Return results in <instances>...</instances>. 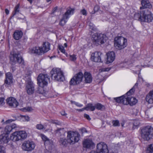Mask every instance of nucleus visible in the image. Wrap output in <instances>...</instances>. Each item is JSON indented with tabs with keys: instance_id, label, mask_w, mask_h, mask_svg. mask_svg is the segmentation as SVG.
I'll return each instance as SVG.
<instances>
[{
	"instance_id": "c9c22d12",
	"label": "nucleus",
	"mask_w": 153,
	"mask_h": 153,
	"mask_svg": "<svg viewBox=\"0 0 153 153\" xmlns=\"http://www.w3.org/2000/svg\"><path fill=\"white\" fill-rule=\"evenodd\" d=\"M146 153H153V144L149 146L146 150Z\"/></svg>"
},
{
	"instance_id": "79ce46f5",
	"label": "nucleus",
	"mask_w": 153,
	"mask_h": 153,
	"mask_svg": "<svg viewBox=\"0 0 153 153\" xmlns=\"http://www.w3.org/2000/svg\"><path fill=\"white\" fill-rule=\"evenodd\" d=\"M0 153H6L5 148L1 145H0Z\"/></svg>"
},
{
	"instance_id": "5fc2aeb1",
	"label": "nucleus",
	"mask_w": 153,
	"mask_h": 153,
	"mask_svg": "<svg viewBox=\"0 0 153 153\" xmlns=\"http://www.w3.org/2000/svg\"><path fill=\"white\" fill-rule=\"evenodd\" d=\"M76 106L79 107H81L83 106V105L82 104H81L78 102H76L75 104Z\"/></svg>"
},
{
	"instance_id": "bf43d9fd",
	"label": "nucleus",
	"mask_w": 153,
	"mask_h": 153,
	"mask_svg": "<svg viewBox=\"0 0 153 153\" xmlns=\"http://www.w3.org/2000/svg\"><path fill=\"white\" fill-rule=\"evenodd\" d=\"M24 117L26 121H28L29 120L30 118L28 116H24Z\"/></svg>"
},
{
	"instance_id": "5701e85b",
	"label": "nucleus",
	"mask_w": 153,
	"mask_h": 153,
	"mask_svg": "<svg viewBox=\"0 0 153 153\" xmlns=\"http://www.w3.org/2000/svg\"><path fill=\"white\" fill-rule=\"evenodd\" d=\"M30 53H35L38 55H41L43 54V51L41 47H35L31 48L30 50Z\"/></svg>"
},
{
	"instance_id": "aec40b11",
	"label": "nucleus",
	"mask_w": 153,
	"mask_h": 153,
	"mask_svg": "<svg viewBox=\"0 0 153 153\" xmlns=\"http://www.w3.org/2000/svg\"><path fill=\"white\" fill-rule=\"evenodd\" d=\"M27 93L29 95L33 94L34 91V85L31 81H29L26 87Z\"/></svg>"
},
{
	"instance_id": "dca6fc26",
	"label": "nucleus",
	"mask_w": 153,
	"mask_h": 153,
	"mask_svg": "<svg viewBox=\"0 0 153 153\" xmlns=\"http://www.w3.org/2000/svg\"><path fill=\"white\" fill-rule=\"evenodd\" d=\"M102 53L100 52L96 51L92 54L91 59L95 62H102L101 59Z\"/></svg>"
},
{
	"instance_id": "ea45409f",
	"label": "nucleus",
	"mask_w": 153,
	"mask_h": 153,
	"mask_svg": "<svg viewBox=\"0 0 153 153\" xmlns=\"http://www.w3.org/2000/svg\"><path fill=\"white\" fill-rule=\"evenodd\" d=\"M51 122L56 125H60L62 124V123L59 121L55 120H51Z\"/></svg>"
},
{
	"instance_id": "774afa93",
	"label": "nucleus",
	"mask_w": 153,
	"mask_h": 153,
	"mask_svg": "<svg viewBox=\"0 0 153 153\" xmlns=\"http://www.w3.org/2000/svg\"><path fill=\"white\" fill-rule=\"evenodd\" d=\"M28 1H29L30 3L31 4L32 3L33 0H27Z\"/></svg>"
},
{
	"instance_id": "37998d69",
	"label": "nucleus",
	"mask_w": 153,
	"mask_h": 153,
	"mask_svg": "<svg viewBox=\"0 0 153 153\" xmlns=\"http://www.w3.org/2000/svg\"><path fill=\"white\" fill-rule=\"evenodd\" d=\"M80 13L81 14L85 16L87 15V11L85 9L81 10H80Z\"/></svg>"
},
{
	"instance_id": "20e7f679",
	"label": "nucleus",
	"mask_w": 153,
	"mask_h": 153,
	"mask_svg": "<svg viewBox=\"0 0 153 153\" xmlns=\"http://www.w3.org/2000/svg\"><path fill=\"white\" fill-rule=\"evenodd\" d=\"M10 63L12 65H15L16 62L21 65L24 66V61L22 57L21 56L19 51L14 53L13 54H10Z\"/></svg>"
},
{
	"instance_id": "a18cd8bd",
	"label": "nucleus",
	"mask_w": 153,
	"mask_h": 153,
	"mask_svg": "<svg viewBox=\"0 0 153 153\" xmlns=\"http://www.w3.org/2000/svg\"><path fill=\"white\" fill-rule=\"evenodd\" d=\"M41 137L42 140L44 141L45 142L46 140L48 139V138L44 134H41Z\"/></svg>"
},
{
	"instance_id": "412c9836",
	"label": "nucleus",
	"mask_w": 153,
	"mask_h": 153,
	"mask_svg": "<svg viewBox=\"0 0 153 153\" xmlns=\"http://www.w3.org/2000/svg\"><path fill=\"white\" fill-rule=\"evenodd\" d=\"M83 74V77L85 78V82L86 83H90L92 82L93 78L91 73L86 71Z\"/></svg>"
},
{
	"instance_id": "9d476101",
	"label": "nucleus",
	"mask_w": 153,
	"mask_h": 153,
	"mask_svg": "<svg viewBox=\"0 0 153 153\" xmlns=\"http://www.w3.org/2000/svg\"><path fill=\"white\" fill-rule=\"evenodd\" d=\"M49 77L48 75L47 74H40L37 78L38 85L42 88L47 86L48 81L49 80Z\"/></svg>"
},
{
	"instance_id": "338daca9",
	"label": "nucleus",
	"mask_w": 153,
	"mask_h": 153,
	"mask_svg": "<svg viewBox=\"0 0 153 153\" xmlns=\"http://www.w3.org/2000/svg\"><path fill=\"white\" fill-rule=\"evenodd\" d=\"M85 110V109L84 108L81 109H79V111H84V110Z\"/></svg>"
},
{
	"instance_id": "a211bd4d",
	"label": "nucleus",
	"mask_w": 153,
	"mask_h": 153,
	"mask_svg": "<svg viewBox=\"0 0 153 153\" xmlns=\"http://www.w3.org/2000/svg\"><path fill=\"white\" fill-rule=\"evenodd\" d=\"M6 101L7 104L11 107L16 108L19 105V103L13 97L7 98Z\"/></svg>"
},
{
	"instance_id": "c85d7f7f",
	"label": "nucleus",
	"mask_w": 153,
	"mask_h": 153,
	"mask_svg": "<svg viewBox=\"0 0 153 153\" xmlns=\"http://www.w3.org/2000/svg\"><path fill=\"white\" fill-rule=\"evenodd\" d=\"M45 146L49 150L52 149L53 146V142L51 140L48 139L46 140L44 143Z\"/></svg>"
},
{
	"instance_id": "7ed1b4c3",
	"label": "nucleus",
	"mask_w": 153,
	"mask_h": 153,
	"mask_svg": "<svg viewBox=\"0 0 153 153\" xmlns=\"http://www.w3.org/2000/svg\"><path fill=\"white\" fill-rule=\"evenodd\" d=\"M51 78L55 80L62 81L64 79L62 72L60 68H53L50 72Z\"/></svg>"
},
{
	"instance_id": "6ab92c4d",
	"label": "nucleus",
	"mask_w": 153,
	"mask_h": 153,
	"mask_svg": "<svg viewBox=\"0 0 153 153\" xmlns=\"http://www.w3.org/2000/svg\"><path fill=\"white\" fill-rule=\"evenodd\" d=\"M13 82V76L10 72H7L5 74V79L4 80V84L6 86L10 85Z\"/></svg>"
},
{
	"instance_id": "864d4df0",
	"label": "nucleus",
	"mask_w": 153,
	"mask_h": 153,
	"mask_svg": "<svg viewBox=\"0 0 153 153\" xmlns=\"http://www.w3.org/2000/svg\"><path fill=\"white\" fill-rule=\"evenodd\" d=\"M81 130L82 133L87 132V130L85 128H83L81 129Z\"/></svg>"
},
{
	"instance_id": "423d86ee",
	"label": "nucleus",
	"mask_w": 153,
	"mask_h": 153,
	"mask_svg": "<svg viewBox=\"0 0 153 153\" xmlns=\"http://www.w3.org/2000/svg\"><path fill=\"white\" fill-rule=\"evenodd\" d=\"M74 8L71 7L67 8L66 12L62 16V18L59 22V25L62 26H64L71 16L74 14Z\"/></svg>"
},
{
	"instance_id": "a19ab883",
	"label": "nucleus",
	"mask_w": 153,
	"mask_h": 153,
	"mask_svg": "<svg viewBox=\"0 0 153 153\" xmlns=\"http://www.w3.org/2000/svg\"><path fill=\"white\" fill-rule=\"evenodd\" d=\"M22 109L23 111H30L33 110V109L31 107H29L24 108Z\"/></svg>"
},
{
	"instance_id": "bb28decb",
	"label": "nucleus",
	"mask_w": 153,
	"mask_h": 153,
	"mask_svg": "<svg viewBox=\"0 0 153 153\" xmlns=\"http://www.w3.org/2000/svg\"><path fill=\"white\" fill-rule=\"evenodd\" d=\"M23 35V33L21 31L16 30L15 31L13 34V37L14 39L18 40L20 39Z\"/></svg>"
},
{
	"instance_id": "4d7b16f0",
	"label": "nucleus",
	"mask_w": 153,
	"mask_h": 153,
	"mask_svg": "<svg viewBox=\"0 0 153 153\" xmlns=\"http://www.w3.org/2000/svg\"><path fill=\"white\" fill-rule=\"evenodd\" d=\"M120 126V124L118 120H115V126Z\"/></svg>"
},
{
	"instance_id": "39448f33",
	"label": "nucleus",
	"mask_w": 153,
	"mask_h": 153,
	"mask_svg": "<svg viewBox=\"0 0 153 153\" xmlns=\"http://www.w3.org/2000/svg\"><path fill=\"white\" fill-rule=\"evenodd\" d=\"M141 137L145 140H149L153 136V128L150 126L144 127L141 131Z\"/></svg>"
},
{
	"instance_id": "603ef678",
	"label": "nucleus",
	"mask_w": 153,
	"mask_h": 153,
	"mask_svg": "<svg viewBox=\"0 0 153 153\" xmlns=\"http://www.w3.org/2000/svg\"><path fill=\"white\" fill-rule=\"evenodd\" d=\"M4 99L3 98H0V105H2L4 104Z\"/></svg>"
},
{
	"instance_id": "6e6552de",
	"label": "nucleus",
	"mask_w": 153,
	"mask_h": 153,
	"mask_svg": "<svg viewBox=\"0 0 153 153\" xmlns=\"http://www.w3.org/2000/svg\"><path fill=\"white\" fill-rule=\"evenodd\" d=\"M27 134L24 131H17L13 133L10 137V140L13 142L17 141L26 138Z\"/></svg>"
},
{
	"instance_id": "cd10ccee",
	"label": "nucleus",
	"mask_w": 153,
	"mask_h": 153,
	"mask_svg": "<svg viewBox=\"0 0 153 153\" xmlns=\"http://www.w3.org/2000/svg\"><path fill=\"white\" fill-rule=\"evenodd\" d=\"M41 48L43 50L44 53H46L50 50V44L48 42H44Z\"/></svg>"
},
{
	"instance_id": "58836bf2",
	"label": "nucleus",
	"mask_w": 153,
	"mask_h": 153,
	"mask_svg": "<svg viewBox=\"0 0 153 153\" xmlns=\"http://www.w3.org/2000/svg\"><path fill=\"white\" fill-rule=\"evenodd\" d=\"M134 88L133 87L124 95L125 96H130V94H132V93L134 92Z\"/></svg>"
},
{
	"instance_id": "e2e57ef3",
	"label": "nucleus",
	"mask_w": 153,
	"mask_h": 153,
	"mask_svg": "<svg viewBox=\"0 0 153 153\" xmlns=\"http://www.w3.org/2000/svg\"><path fill=\"white\" fill-rule=\"evenodd\" d=\"M138 85V83L136 82V83L133 86V87L134 88H137V87Z\"/></svg>"
},
{
	"instance_id": "72a5a7b5",
	"label": "nucleus",
	"mask_w": 153,
	"mask_h": 153,
	"mask_svg": "<svg viewBox=\"0 0 153 153\" xmlns=\"http://www.w3.org/2000/svg\"><path fill=\"white\" fill-rule=\"evenodd\" d=\"M59 143L60 145L64 146H66L68 143L69 142L66 139L63 138H61L60 139L59 141Z\"/></svg>"
},
{
	"instance_id": "b1692460",
	"label": "nucleus",
	"mask_w": 153,
	"mask_h": 153,
	"mask_svg": "<svg viewBox=\"0 0 153 153\" xmlns=\"http://www.w3.org/2000/svg\"><path fill=\"white\" fill-rule=\"evenodd\" d=\"M16 127V125L15 124H11L6 126L4 129V132L5 134L8 135L10 132L12 131Z\"/></svg>"
},
{
	"instance_id": "0eeeda50",
	"label": "nucleus",
	"mask_w": 153,
	"mask_h": 153,
	"mask_svg": "<svg viewBox=\"0 0 153 153\" xmlns=\"http://www.w3.org/2000/svg\"><path fill=\"white\" fill-rule=\"evenodd\" d=\"M67 137L70 144H73L79 141L80 135L77 132L70 131L68 132Z\"/></svg>"
},
{
	"instance_id": "9b49d317",
	"label": "nucleus",
	"mask_w": 153,
	"mask_h": 153,
	"mask_svg": "<svg viewBox=\"0 0 153 153\" xmlns=\"http://www.w3.org/2000/svg\"><path fill=\"white\" fill-rule=\"evenodd\" d=\"M83 77V74L79 72L75 74L71 79L69 83L71 85H76L82 82Z\"/></svg>"
},
{
	"instance_id": "f257e3e1",
	"label": "nucleus",
	"mask_w": 153,
	"mask_h": 153,
	"mask_svg": "<svg viewBox=\"0 0 153 153\" xmlns=\"http://www.w3.org/2000/svg\"><path fill=\"white\" fill-rule=\"evenodd\" d=\"M115 101L124 105H127L129 104L132 106L135 105L137 103V100L134 97L130 96H125V95H123L115 98Z\"/></svg>"
},
{
	"instance_id": "f8f14e48",
	"label": "nucleus",
	"mask_w": 153,
	"mask_h": 153,
	"mask_svg": "<svg viewBox=\"0 0 153 153\" xmlns=\"http://www.w3.org/2000/svg\"><path fill=\"white\" fill-rule=\"evenodd\" d=\"M143 15L141 22H152L153 17L151 12L147 9L142 11Z\"/></svg>"
},
{
	"instance_id": "1a4fd4ad",
	"label": "nucleus",
	"mask_w": 153,
	"mask_h": 153,
	"mask_svg": "<svg viewBox=\"0 0 153 153\" xmlns=\"http://www.w3.org/2000/svg\"><path fill=\"white\" fill-rule=\"evenodd\" d=\"M127 45V39L121 36L115 37V47L120 50L124 48Z\"/></svg>"
},
{
	"instance_id": "13d9d810",
	"label": "nucleus",
	"mask_w": 153,
	"mask_h": 153,
	"mask_svg": "<svg viewBox=\"0 0 153 153\" xmlns=\"http://www.w3.org/2000/svg\"><path fill=\"white\" fill-rule=\"evenodd\" d=\"M61 114L63 116H65L67 115V114L65 113V112L64 111H62L61 112Z\"/></svg>"
},
{
	"instance_id": "c03bdc74",
	"label": "nucleus",
	"mask_w": 153,
	"mask_h": 153,
	"mask_svg": "<svg viewBox=\"0 0 153 153\" xmlns=\"http://www.w3.org/2000/svg\"><path fill=\"white\" fill-rule=\"evenodd\" d=\"M99 7L98 5L95 6L94 7V12H92V14H94L95 12L97 11L99 9Z\"/></svg>"
},
{
	"instance_id": "a878e982",
	"label": "nucleus",
	"mask_w": 153,
	"mask_h": 153,
	"mask_svg": "<svg viewBox=\"0 0 153 153\" xmlns=\"http://www.w3.org/2000/svg\"><path fill=\"white\" fill-rule=\"evenodd\" d=\"M141 4L142 7H140V9L145 8H151L152 7V5L148 0H142L141 1Z\"/></svg>"
},
{
	"instance_id": "680f3d73",
	"label": "nucleus",
	"mask_w": 153,
	"mask_h": 153,
	"mask_svg": "<svg viewBox=\"0 0 153 153\" xmlns=\"http://www.w3.org/2000/svg\"><path fill=\"white\" fill-rule=\"evenodd\" d=\"M9 11L8 9H5V13L6 14H8L9 13Z\"/></svg>"
},
{
	"instance_id": "052dcab7",
	"label": "nucleus",
	"mask_w": 153,
	"mask_h": 153,
	"mask_svg": "<svg viewBox=\"0 0 153 153\" xmlns=\"http://www.w3.org/2000/svg\"><path fill=\"white\" fill-rule=\"evenodd\" d=\"M57 7H55L53 10V13H55V12H56V10H57Z\"/></svg>"
},
{
	"instance_id": "2f4dec72",
	"label": "nucleus",
	"mask_w": 153,
	"mask_h": 153,
	"mask_svg": "<svg viewBox=\"0 0 153 153\" xmlns=\"http://www.w3.org/2000/svg\"><path fill=\"white\" fill-rule=\"evenodd\" d=\"M95 109L101 111H103L105 109V107L104 105L101 103H97L95 105Z\"/></svg>"
},
{
	"instance_id": "f704fd0d",
	"label": "nucleus",
	"mask_w": 153,
	"mask_h": 153,
	"mask_svg": "<svg viewBox=\"0 0 153 153\" xmlns=\"http://www.w3.org/2000/svg\"><path fill=\"white\" fill-rule=\"evenodd\" d=\"M19 6L20 5L19 4H18L14 8V12L13 13L12 17H13L16 14L19 12Z\"/></svg>"
},
{
	"instance_id": "e433bc0d",
	"label": "nucleus",
	"mask_w": 153,
	"mask_h": 153,
	"mask_svg": "<svg viewBox=\"0 0 153 153\" xmlns=\"http://www.w3.org/2000/svg\"><path fill=\"white\" fill-rule=\"evenodd\" d=\"M69 59L70 60L72 61H74L76 60V55L75 54H73L72 55H70L69 56Z\"/></svg>"
},
{
	"instance_id": "4468645a",
	"label": "nucleus",
	"mask_w": 153,
	"mask_h": 153,
	"mask_svg": "<svg viewBox=\"0 0 153 153\" xmlns=\"http://www.w3.org/2000/svg\"><path fill=\"white\" fill-rule=\"evenodd\" d=\"M35 145L34 143L31 141H25L22 145V148L25 151H31L34 149Z\"/></svg>"
},
{
	"instance_id": "49530a36",
	"label": "nucleus",
	"mask_w": 153,
	"mask_h": 153,
	"mask_svg": "<svg viewBox=\"0 0 153 153\" xmlns=\"http://www.w3.org/2000/svg\"><path fill=\"white\" fill-rule=\"evenodd\" d=\"M89 26L90 27V28L92 29V30H94L95 29V28L94 25L91 23H90L89 24Z\"/></svg>"
},
{
	"instance_id": "09e8293b",
	"label": "nucleus",
	"mask_w": 153,
	"mask_h": 153,
	"mask_svg": "<svg viewBox=\"0 0 153 153\" xmlns=\"http://www.w3.org/2000/svg\"><path fill=\"white\" fill-rule=\"evenodd\" d=\"M59 50L63 53H65V51L64 48L63 46H59Z\"/></svg>"
},
{
	"instance_id": "de8ad7c7",
	"label": "nucleus",
	"mask_w": 153,
	"mask_h": 153,
	"mask_svg": "<svg viewBox=\"0 0 153 153\" xmlns=\"http://www.w3.org/2000/svg\"><path fill=\"white\" fill-rule=\"evenodd\" d=\"M140 124V122L139 121L135 120L133 123V125L136 127L139 126Z\"/></svg>"
},
{
	"instance_id": "ddd939ff",
	"label": "nucleus",
	"mask_w": 153,
	"mask_h": 153,
	"mask_svg": "<svg viewBox=\"0 0 153 153\" xmlns=\"http://www.w3.org/2000/svg\"><path fill=\"white\" fill-rule=\"evenodd\" d=\"M97 152L91 151L89 153H108V150L106 144L104 143H100L97 146Z\"/></svg>"
},
{
	"instance_id": "2eb2a0df",
	"label": "nucleus",
	"mask_w": 153,
	"mask_h": 153,
	"mask_svg": "<svg viewBox=\"0 0 153 153\" xmlns=\"http://www.w3.org/2000/svg\"><path fill=\"white\" fill-rule=\"evenodd\" d=\"M83 147L87 149H93L95 147V144L92 140L89 138H87L83 141Z\"/></svg>"
},
{
	"instance_id": "c756f323",
	"label": "nucleus",
	"mask_w": 153,
	"mask_h": 153,
	"mask_svg": "<svg viewBox=\"0 0 153 153\" xmlns=\"http://www.w3.org/2000/svg\"><path fill=\"white\" fill-rule=\"evenodd\" d=\"M85 110L86 111H93L95 110V105H94L91 103H89L85 107H84Z\"/></svg>"
},
{
	"instance_id": "f3484780",
	"label": "nucleus",
	"mask_w": 153,
	"mask_h": 153,
	"mask_svg": "<svg viewBox=\"0 0 153 153\" xmlns=\"http://www.w3.org/2000/svg\"><path fill=\"white\" fill-rule=\"evenodd\" d=\"M107 58L105 61V63L109 64L112 63L115 59V53L113 51H111L106 54Z\"/></svg>"
},
{
	"instance_id": "6e6d98bb",
	"label": "nucleus",
	"mask_w": 153,
	"mask_h": 153,
	"mask_svg": "<svg viewBox=\"0 0 153 153\" xmlns=\"http://www.w3.org/2000/svg\"><path fill=\"white\" fill-rule=\"evenodd\" d=\"M13 120L12 119H9L6 121L5 123H10L12 122Z\"/></svg>"
},
{
	"instance_id": "69168bd1",
	"label": "nucleus",
	"mask_w": 153,
	"mask_h": 153,
	"mask_svg": "<svg viewBox=\"0 0 153 153\" xmlns=\"http://www.w3.org/2000/svg\"><path fill=\"white\" fill-rule=\"evenodd\" d=\"M71 104H75L76 102H75V101H72V100H71Z\"/></svg>"
},
{
	"instance_id": "7c9ffc66",
	"label": "nucleus",
	"mask_w": 153,
	"mask_h": 153,
	"mask_svg": "<svg viewBox=\"0 0 153 153\" xmlns=\"http://www.w3.org/2000/svg\"><path fill=\"white\" fill-rule=\"evenodd\" d=\"M142 13V11L135 13L134 16V19L135 20L140 21L141 22V19H142L143 16Z\"/></svg>"
},
{
	"instance_id": "4c0bfd02",
	"label": "nucleus",
	"mask_w": 153,
	"mask_h": 153,
	"mask_svg": "<svg viewBox=\"0 0 153 153\" xmlns=\"http://www.w3.org/2000/svg\"><path fill=\"white\" fill-rule=\"evenodd\" d=\"M36 127V128L39 130L43 129L44 127V125L41 124H37Z\"/></svg>"
},
{
	"instance_id": "8fccbe9b",
	"label": "nucleus",
	"mask_w": 153,
	"mask_h": 153,
	"mask_svg": "<svg viewBox=\"0 0 153 153\" xmlns=\"http://www.w3.org/2000/svg\"><path fill=\"white\" fill-rule=\"evenodd\" d=\"M84 117L86 118L89 120H90L91 119L89 115L87 114H85L84 115Z\"/></svg>"
},
{
	"instance_id": "473e14b6",
	"label": "nucleus",
	"mask_w": 153,
	"mask_h": 153,
	"mask_svg": "<svg viewBox=\"0 0 153 153\" xmlns=\"http://www.w3.org/2000/svg\"><path fill=\"white\" fill-rule=\"evenodd\" d=\"M56 133L59 136H62L65 134L64 128H60L57 129L56 131Z\"/></svg>"
},
{
	"instance_id": "f03ea898",
	"label": "nucleus",
	"mask_w": 153,
	"mask_h": 153,
	"mask_svg": "<svg viewBox=\"0 0 153 153\" xmlns=\"http://www.w3.org/2000/svg\"><path fill=\"white\" fill-rule=\"evenodd\" d=\"M107 39V37L105 35L99 33H94L91 38L93 44L96 46L104 43Z\"/></svg>"
},
{
	"instance_id": "3c124183",
	"label": "nucleus",
	"mask_w": 153,
	"mask_h": 153,
	"mask_svg": "<svg viewBox=\"0 0 153 153\" xmlns=\"http://www.w3.org/2000/svg\"><path fill=\"white\" fill-rule=\"evenodd\" d=\"M110 70V69L107 68H102L101 69V71H109Z\"/></svg>"
},
{
	"instance_id": "4be33fe9",
	"label": "nucleus",
	"mask_w": 153,
	"mask_h": 153,
	"mask_svg": "<svg viewBox=\"0 0 153 153\" xmlns=\"http://www.w3.org/2000/svg\"><path fill=\"white\" fill-rule=\"evenodd\" d=\"M10 140L8 135L4 134L0 135V144L7 143Z\"/></svg>"
},
{
	"instance_id": "393cba45",
	"label": "nucleus",
	"mask_w": 153,
	"mask_h": 153,
	"mask_svg": "<svg viewBox=\"0 0 153 153\" xmlns=\"http://www.w3.org/2000/svg\"><path fill=\"white\" fill-rule=\"evenodd\" d=\"M146 100L149 103L153 104V90L150 91L147 95Z\"/></svg>"
},
{
	"instance_id": "0e129e2a",
	"label": "nucleus",
	"mask_w": 153,
	"mask_h": 153,
	"mask_svg": "<svg viewBox=\"0 0 153 153\" xmlns=\"http://www.w3.org/2000/svg\"><path fill=\"white\" fill-rule=\"evenodd\" d=\"M64 53L66 55V57H69L70 55H68L66 52H65V53Z\"/></svg>"
}]
</instances>
